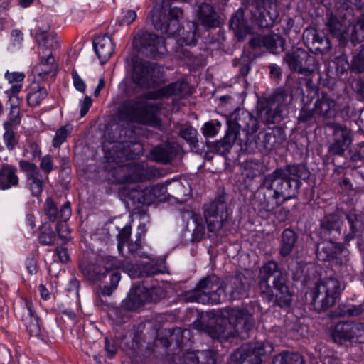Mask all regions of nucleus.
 Here are the masks:
<instances>
[{
  "mask_svg": "<svg viewBox=\"0 0 364 364\" xmlns=\"http://www.w3.org/2000/svg\"><path fill=\"white\" fill-rule=\"evenodd\" d=\"M163 187L156 185L146 187L144 189L132 188L127 193V203H131L136 208H140L141 205H150L160 196V190Z\"/></svg>",
  "mask_w": 364,
  "mask_h": 364,
  "instance_id": "nucleus-17",
  "label": "nucleus"
},
{
  "mask_svg": "<svg viewBox=\"0 0 364 364\" xmlns=\"http://www.w3.org/2000/svg\"><path fill=\"white\" fill-rule=\"evenodd\" d=\"M44 211L50 221H55L60 218L63 221L68 220L71 215V208L70 202L65 203L60 211L53 200L51 198H47L44 205Z\"/></svg>",
  "mask_w": 364,
  "mask_h": 364,
  "instance_id": "nucleus-30",
  "label": "nucleus"
},
{
  "mask_svg": "<svg viewBox=\"0 0 364 364\" xmlns=\"http://www.w3.org/2000/svg\"><path fill=\"white\" fill-rule=\"evenodd\" d=\"M54 164L52 156L46 155L41 159L40 168L46 174L50 173L53 170Z\"/></svg>",
  "mask_w": 364,
  "mask_h": 364,
  "instance_id": "nucleus-63",
  "label": "nucleus"
},
{
  "mask_svg": "<svg viewBox=\"0 0 364 364\" xmlns=\"http://www.w3.org/2000/svg\"><path fill=\"white\" fill-rule=\"evenodd\" d=\"M197 360L198 364H216V355L211 350L198 351Z\"/></svg>",
  "mask_w": 364,
  "mask_h": 364,
  "instance_id": "nucleus-57",
  "label": "nucleus"
},
{
  "mask_svg": "<svg viewBox=\"0 0 364 364\" xmlns=\"http://www.w3.org/2000/svg\"><path fill=\"white\" fill-rule=\"evenodd\" d=\"M171 0H154V6L151 12V18L154 28L161 33L174 37L181 45L195 44L196 25L189 22L187 26L189 31L186 33L178 25V18L182 16L183 11L178 7L171 8Z\"/></svg>",
  "mask_w": 364,
  "mask_h": 364,
  "instance_id": "nucleus-4",
  "label": "nucleus"
},
{
  "mask_svg": "<svg viewBox=\"0 0 364 364\" xmlns=\"http://www.w3.org/2000/svg\"><path fill=\"white\" fill-rule=\"evenodd\" d=\"M345 216L350 228V232L344 235V240L348 243L360 232L362 222L355 213H350L345 215Z\"/></svg>",
  "mask_w": 364,
  "mask_h": 364,
  "instance_id": "nucleus-41",
  "label": "nucleus"
},
{
  "mask_svg": "<svg viewBox=\"0 0 364 364\" xmlns=\"http://www.w3.org/2000/svg\"><path fill=\"white\" fill-rule=\"evenodd\" d=\"M141 248V242L140 238V235H139L136 240L133 242H129L128 243V250L132 255H137L140 257H148V256L143 252H141L140 250Z\"/></svg>",
  "mask_w": 364,
  "mask_h": 364,
  "instance_id": "nucleus-61",
  "label": "nucleus"
},
{
  "mask_svg": "<svg viewBox=\"0 0 364 364\" xmlns=\"http://www.w3.org/2000/svg\"><path fill=\"white\" fill-rule=\"evenodd\" d=\"M107 267L108 268H114V269H121L132 278L139 277L141 275L152 276L161 272L156 267L153 265L144 267V270L141 272L134 264L119 260L115 257L114 259H109Z\"/></svg>",
  "mask_w": 364,
  "mask_h": 364,
  "instance_id": "nucleus-22",
  "label": "nucleus"
},
{
  "mask_svg": "<svg viewBox=\"0 0 364 364\" xmlns=\"http://www.w3.org/2000/svg\"><path fill=\"white\" fill-rule=\"evenodd\" d=\"M93 46L95 51L102 63L107 62L114 50V45L112 38L106 35L95 38Z\"/></svg>",
  "mask_w": 364,
  "mask_h": 364,
  "instance_id": "nucleus-29",
  "label": "nucleus"
},
{
  "mask_svg": "<svg viewBox=\"0 0 364 364\" xmlns=\"http://www.w3.org/2000/svg\"><path fill=\"white\" fill-rule=\"evenodd\" d=\"M146 294L148 302H157L166 297V291L163 285H156L150 289L146 287Z\"/></svg>",
  "mask_w": 364,
  "mask_h": 364,
  "instance_id": "nucleus-50",
  "label": "nucleus"
},
{
  "mask_svg": "<svg viewBox=\"0 0 364 364\" xmlns=\"http://www.w3.org/2000/svg\"><path fill=\"white\" fill-rule=\"evenodd\" d=\"M336 103L333 100L323 98L316 101L315 104L316 114H330L335 111Z\"/></svg>",
  "mask_w": 364,
  "mask_h": 364,
  "instance_id": "nucleus-52",
  "label": "nucleus"
},
{
  "mask_svg": "<svg viewBox=\"0 0 364 364\" xmlns=\"http://www.w3.org/2000/svg\"><path fill=\"white\" fill-rule=\"evenodd\" d=\"M48 95L47 90L40 85H33L28 93L27 100L31 106H36Z\"/></svg>",
  "mask_w": 364,
  "mask_h": 364,
  "instance_id": "nucleus-43",
  "label": "nucleus"
},
{
  "mask_svg": "<svg viewBox=\"0 0 364 364\" xmlns=\"http://www.w3.org/2000/svg\"><path fill=\"white\" fill-rule=\"evenodd\" d=\"M273 364H304V360L298 353L284 351L274 358Z\"/></svg>",
  "mask_w": 364,
  "mask_h": 364,
  "instance_id": "nucleus-42",
  "label": "nucleus"
},
{
  "mask_svg": "<svg viewBox=\"0 0 364 364\" xmlns=\"http://www.w3.org/2000/svg\"><path fill=\"white\" fill-rule=\"evenodd\" d=\"M210 322L208 326L203 321L193 323L199 331H206L212 338L227 340L250 331L255 325L252 314L245 308H226L210 312Z\"/></svg>",
  "mask_w": 364,
  "mask_h": 364,
  "instance_id": "nucleus-2",
  "label": "nucleus"
},
{
  "mask_svg": "<svg viewBox=\"0 0 364 364\" xmlns=\"http://www.w3.org/2000/svg\"><path fill=\"white\" fill-rule=\"evenodd\" d=\"M132 78L136 85L143 88H151L163 82L159 68L149 63H135Z\"/></svg>",
  "mask_w": 364,
  "mask_h": 364,
  "instance_id": "nucleus-11",
  "label": "nucleus"
},
{
  "mask_svg": "<svg viewBox=\"0 0 364 364\" xmlns=\"http://www.w3.org/2000/svg\"><path fill=\"white\" fill-rule=\"evenodd\" d=\"M258 289L262 298L274 306L287 308L291 303L289 275L274 260L268 261L260 268Z\"/></svg>",
  "mask_w": 364,
  "mask_h": 364,
  "instance_id": "nucleus-3",
  "label": "nucleus"
},
{
  "mask_svg": "<svg viewBox=\"0 0 364 364\" xmlns=\"http://www.w3.org/2000/svg\"><path fill=\"white\" fill-rule=\"evenodd\" d=\"M133 43L138 50L154 58L164 55L167 51L164 38L149 33H139Z\"/></svg>",
  "mask_w": 364,
  "mask_h": 364,
  "instance_id": "nucleus-12",
  "label": "nucleus"
},
{
  "mask_svg": "<svg viewBox=\"0 0 364 364\" xmlns=\"http://www.w3.org/2000/svg\"><path fill=\"white\" fill-rule=\"evenodd\" d=\"M273 350L272 345L266 341L246 343L236 350L232 357L240 360L241 364H262V356L269 354Z\"/></svg>",
  "mask_w": 364,
  "mask_h": 364,
  "instance_id": "nucleus-8",
  "label": "nucleus"
},
{
  "mask_svg": "<svg viewBox=\"0 0 364 364\" xmlns=\"http://www.w3.org/2000/svg\"><path fill=\"white\" fill-rule=\"evenodd\" d=\"M118 168L124 174L122 178L123 182L142 181L147 173V170L142 164L133 161L121 165Z\"/></svg>",
  "mask_w": 364,
  "mask_h": 364,
  "instance_id": "nucleus-26",
  "label": "nucleus"
},
{
  "mask_svg": "<svg viewBox=\"0 0 364 364\" xmlns=\"http://www.w3.org/2000/svg\"><path fill=\"white\" fill-rule=\"evenodd\" d=\"M333 237H326V240L317 245V257L323 261H331L333 255L341 245V243L333 241Z\"/></svg>",
  "mask_w": 364,
  "mask_h": 364,
  "instance_id": "nucleus-34",
  "label": "nucleus"
},
{
  "mask_svg": "<svg viewBox=\"0 0 364 364\" xmlns=\"http://www.w3.org/2000/svg\"><path fill=\"white\" fill-rule=\"evenodd\" d=\"M197 135V130L192 127H185L180 129V136L190 144L191 148L193 149L198 148Z\"/></svg>",
  "mask_w": 364,
  "mask_h": 364,
  "instance_id": "nucleus-49",
  "label": "nucleus"
},
{
  "mask_svg": "<svg viewBox=\"0 0 364 364\" xmlns=\"http://www.w3.org/2000/svg\"><path fill=\"white\" fill-rule=\"evenodd\" d=\"M311 173L304 164L287 165L266 175L255 193V209L259 212L275 210L299 193L301 186L299 179L307 180Z\"/></svg>",
  "mask_w": 364,
  "mask_h": 364,
  "instance_id": "nucleus-1",
  "label": "nucleus"
},
{
  "mask_svg": "<svg viewBox=\"0 0 364 364\" xmlns=\"http://www.w3.org/2000/svg\"><path fill=\"white\" fill-rule=\"evenodd\" d=\"M332 338L338 344H343L345 342L364 343V323L338 322L335 325L332 332Z\"/></svg>",
  "mask_w": 364,
  "mask_h": 364,
  "instance_id": "nucleus-9",
  "label": "nucleus"
},
{
  "mask_svg": "<svg viewBox=\"0 0 364 364\" xmlns=\"http://www.w3.org/2000/svg\"><path fill=\"white\" fill-rule=\"evenodd\" d=\"M242 174L250 180H253L263 173V164L259 159H248L241 163Z\"/></svg>",
  "mask_w": 364,
  "mask_h": 364,
  "instance_id": "nucleus-37",
  "label": "nucleus"
},
{
  "mask_svg": "<svg viewBox=\"0 0 364 364\" xmlns=\"http://www.w3.org/2000/svg\"><path fill=\"white\" fill-rule=\"evenodd\" d=\"M230 28L234 31L240 41H242L248 33L249 28L245 19V12L242 9H239L232 17L230 23Z\"/></svg>",
  "mask_w": 364,
  "mask_h": 364,
  "instance_id": "nucleus-35",
  "label": "nucleus"
},
{
  "mask_svg": "<svg viewBox=\"0 0 364 364\" xmlns=\"http://www.w3.org/2000/svg\"><path fill=\"white\" fill-rule=\"evenodd\" d=\"M192 88L184 80H179L156 90L149 91L136 98L125 101L122 109L125 114H156L161 109V105L153 100L176 96L185 97L191 95Z\"/></svg>",
  "mask_w": 364,
  "mask_h": 364,
  "instance_id": "nucleus-5",
  "label": "nucleus"
},
{
  "mask_svg": "<svg viewBox=\"0 0 364 364\" xmlns=\"http://www.w3.org/2000/svg\"><path fill=\"white\" fill-rule=\"evenodd\" d=\"M55 232L50 228H46L40 233L38 237L39 242L46 245H52L55 240Z\"/></svg>",
  "mask_w": 364,
  "mask_h": 364,
  "instance_id": "nucleus-60",
  "label": "nucleus"
},
{
  "mask_svg": "<svg viewBox=\"0 0 364 364\" xmlns=\"http://www.w3.org/2000/svg\"><path fill=\"white\" fill-rule=\"evenodd\" d=\"M351 87L356 95V97L360 100L364 101V80L362 79H355L351 82Z\"/></svg>",
  "mask_w": 364,
  "mask_h": 364,
  "instance_id": "nucleus-62",
  "label": "nucleus"
},
{
  "mask_svg": "<svg viewBox=\"0 0 364 364\" xmlns=\"http://www.w3.org/2000/svg\"><path fill=\"white\" fill-rule=\"evenodd\" d=\"M257 144L266 150H272L277 144L276 135L272 132H260L257 136Z\"/></svg>",
  "mask_w": 364,
  "mask_h": 364,
  "instance_id": "nucleus-48",
  "label": "nucleus"
},
{
  "mask_svg": "<svg viewBox=\"0 0 364 364\" xmlns=\"http://www.w3.org/2000/svg\"><path fill=\"white\" fill-rule=\"evenodd\" d=\"M342 215L338 211L326 214L320 222L319 233L323 237L338 238L341 234Z\"/></svg>",
  "mask_w": 364,
  "mask_h": 364,
  "instance_id": "nucleus-21",
  "label": "nucleus"
},
{
  "mask_svg": "<svg viewBox=\"0 0 364 364\" xmlns=\"http://www.w3.org/2000/svg\"><path fill=\"white\" fill-rule=\"evenodd\" d=\"M191 215V220L195 225L193 231L192 240L194 241H200L203 237L205 234V227L203 224L202 219L196 215L190 213Z\"/></svg>",
  "mask_w": 364,
  "mask_h": 364,
  "instance_id": "nucleus-53",
  "label": "nucleus"
},
{
  "mask_svg": "<svg viewBox=\"0 0 364 364\" xmlns=\"http://www.w3.org/2000/svg\"><path fill=\"white\" fill-rule=\"evenodd\" d=\"M178 151V146L171 143L158 146L151 151L150 159L152 161L167 164L176 156Z\"/></svg>",
  "mask_w": 364,
  "mask_h": 364,
  "instance_id": "nucleus-28",
  "label": "nucleus"
},
{
  "mask_svg": "<svg viewBox=\"0 0 364 364\" xmlns=\"http://www.w3.org/2000/svg\"><path fill=\"white\" fill-rule=\"evenodd\" d=\"M71 131L72 127L70 124L62 126L58 129L52 141V145L53 147H59L66 140L68 134L71 132Z\"/></svg>",
  "mask_w": 364,
  "mask_h": 364,
  "instance_id": "nucleus-54",
  "label": "nucleus"
},
{
  "mask_svg": "<svg viewBox=\"0 0 364 364\" xmlns=\"http://www.w3.org/2000/svg\"><path fill=\"white\" fill-rule=\"evenodd\" d=\"M5 132L3 135L4 142L8 150L12 151L18 144V139L16 133L12 129L11 122H5L4 124Z\"/></svg>",
  "mask_w": 364,
  "mask_h": 364,
  "instance_id": "nucleus-46",
  "label": "nucleus"
},
{
  "mask_svg": "<svg viewBox=\"0 0 364 364\" xmlns=\"http://www.w3.org/2000/svg\"><path fill=\"white\" fill-rule=\"evenodd\" d=\"M279 254L286 257L293 251L298 240L296 233L290 228H286L282 233Z\"/></svg>",
  "mask_w": 364,
  "mask_h": 364,
  "instance_id": "nucleus-36",
  "label": "nucleus"
},
{
  "mask_svg": "<svg viewBox=\"0 0 364 364\" xmlns=\"http://www.w3.org/2000/svg\"><path fill=\"white\" fill-rule=\"evenodd\" d=\"M283 60L291 71L304 75L310 73L315 64L314 57L303 48L287 52Z\"/></svg>",
  "mask_w": 364,
  "mask_h": 364,
  "instance_id": "nucleus-14",
  "label": "nucleus"
},
{
  "mask_svg": "<svg viewBox=\"0 0 364 364\" xmlns=\"http://www.w3.org/2000/svg\"><path fill=\"white\" fill-rule=\"evenodd\" d=\"M148 302L146 287L138 285L130 289L127 296L122 301L121 308L127 311H134Z\"/></svg>",
  "mask_w": 364,
  "mask_h": 364,
  "instance_id": "nucleus-23",
  "label": "nucleus"
},
{
  "mask_svg": "<svg viewBox=\"0 0 364 364\" xmlns=\"http://www.w3.org/2000/svg\"><path fill=\"white\" fill-rule=\"evenodd\" d=\"M4 77L11 84V87L6 91L7 95H16L22 89V82L25 79V74L22 72L6 71Z\"/></svg>",
  "mask_w": 364,
  "mask_h": 364,
  "instance_id": "nucleus-39",
  "label": "nucleus"
},
{
  "mask_svg": "<svg viewBox=\"0 0 364 364\" xmlns=\"http://www.w3.org/2000/svg\"><path fill=\"white\" fill-rule=\"evenodd\" d=\"M21 320L30 336L36 337L40 336L41 326L38 317L33 309V304L28 300H26L25 307L22 309Z\"/></svg>",
  "mask_w": 364,
  "mask_h": 364,
  "instance_id": "nucleus-25",
  "label": "nucleus"
},
{
  "mask_svg": "<svg viewBox=\"0 0 364 364\" xmlns=\"http://www.w3.org/2000/svg\"><path fill=\"white\" fill-rule=\"evenodd\" d=\"M36 39L42 50H50V48L57 44L55 36L46 31L39 30L36 34Z\"/></svg>",
  "mask_w": 364,
  "mask_h": 364,
  "instance_id": "nucleus-45",
  "label": "nucleus"
},
{
  "mask_svg": "<svg viewBox=\"0 0 364 364\" xmlns=\"http://www.w3.org/2000/svg\"><path fill=\"white\" fill-rule=\"evenodd\" d=\"M19 166L26 173V185L32 196H40L45 186V181L38 166L35 164L26 160H21Z\"/></svg>",
  "mask_w": 364,
  "mask_h": 364,
  "instance_id": "nucleus-16",
  "label": "nucleus"
},
{
  "mask_svg": "<svg viewBox=\"0 0 364 364\" xmlns=\"http://www.w3.org/2000/svg\"><path fill=\"white\" fill-rule=\"evenodd\" d=\"M304 38L309 43H311L316 50L327 51L330 49V42L325 36L320 35L314 28H307L304 33Z\"/></svg>",
  "mask_w": 364,
  "mask_h": 364,
  "instance_id": "nucleus-33",
  "label": "nucleus"
},
{
  "mask_svg": "<svg viewBox=\"0 0 364 364\" xmlns=\"http://www.w3.org/2000/svg\"><path fill=\"white\" fill-rule=\"evenodd\" d=\"M160 193H167L168 196L174 198L180 203L186 202L190 197L191 188L189 183L184 180L183 181L174 180L166 186H163Z\"/></svg>",
  "mask_w": 364,
  "mask_h": 364,
  "instance_id": "nucleus-24",
  "label": "nucleus"
},
{
  "mask_svg": "<svg viewBox=\"0 0 364 364\" xmlns=\"http://www.w3.org/2000/svg\"><path fill=\"white\" fill-rule=\"evenodd\" d=\"M204 217L209 232L218 234L228 220V212L224 196H219L203 206Z\"/></svg>",
  "mask_w": 364,
  "mask_h": 364,
  "instance_id": "nucleus-7",
  "label": "nucleus"
},
{
  "mask_svg": "<svg viewBox=\"0 0 364 364\" xmlns=\"http://www.w3.org/2000/svg\"><path fill=\"white\" fill-rule=\"evenodd\" d=\"M336 70L340 74H343L349 68V64L345 55L336 57L334 60Z\"/></svg>",
  "mask_w": 364,
  "mask_h": 364,
  "instance_id": "nucleus-64",
  "label": "nucleus"
},
{
  "mask_svg": "<svg viewBox=\"0 0 364 364\" xmlns=\"http://www.w3.org/2000/svg\"><path fill=\"white\" fill-rule=\"evenodd\" d=\"M17 169L15 166L4 164L0 167V190H7L18 185Z\"/></svg>",
  "mask_w": 364,
  "mask_h": 364,
  "instance_id": "nucleus-31",
  "label": "nucleus"
},
{
  "mask_svg": "<svg viewBox=\"0 0 364 364\" xmlns=\"http://www.w3.org/2000/svg\"><path fill=\"white\" fill-rule=\"evenodd\" d=\"M130 235H131V226L130 225L124 226L121 230V231L119 232V234L117 235V238H118L117 249L120 254L122 252L124 245L128 242V240L130 237Z\"/></svg>",
  "mask_w": 364,
  "mask_h": 364,
  "instance_id": "nucleus-59",
  "label": "nucleus"
},
{
  "mask_svg": "<svg viewBox=\"0 0 364 364\" xmlns=\"http://www.w3.org/2000/svg\"><path fill=\"white\" fill-rule=\"evenodd\" d=\"M232 115H225L226 122L230 127H236L237 135L240 129H242L247 133H254L259 129L258 119L255 115H237L234 119L231 117Z\"/></svg>",
  "mask_w": 364,
  "mask_h": 364,
  "instance_id": "nucleus-27",
  "label": "nucleus"
},
{
  "mask_svg": "<svg viewBox=\"0 0 364 364\" xmlns=\"http://www.w3.org/2000/svg\"><path fill=\"white\" fill-rule=\"evenodd\" d=\"M291 97L284 92L275 95L262 100L259 102V114H280L287 111Z\"/></svg>",
  "mask_w": 364,
  "mask_h": 364,
  "instance_id": "nucleus-19",
  "label": "nucleus"
},
{
  "mask_svg": "<svg viewBox=\"0 0 364 364\" xmlns=\"http://www.w3.org/2000/svg\"><path fill=\"white\" fill-rule=\"evenodd\" d=\"M336 255H333L331 262L335 263L336 266L343 269H347L348 263L349 262V252L347 249L344 248L342 245L337 250Z\"/></svg>",
  "mask_w": 364,
  "mask_h": 364,
  "instance_id": "nucleus-51",
  "label": "nucleus"
},
{
  "mask_svg": "<svg viewBox=\"0 0 364 364\" xmlns=\"http://www.w3.org/2000/svg\"><path fill=\"white\" fill-rule=\"evenodd\" d=\"M199 20L201 23L208 28L217 27L219 21L212 6L203 4L200 6Z\"/></svg>",
  "mask_w": 364,
  "mask_h": 364,
  "instance_id": "nucleus-38",
  "label": "nucleus"
},
{
  "mask_svg": "<svg viewBox=\"0 0 364 364\" xmlns=\"http://www.w3.org/2000/svg\"><path fill=\"white\" fill-rule=\"evenodd\" d=\"M340 293L337 279L328 277L318 282L308 294L310 309L317 313L326 311L336 304Z\"/></svg>",
  "mask_w": 364,
  "mask_h": 364,
  "instance_id": "nucleus-6",
  "label": "nucleus"
},
{
  "mask_svg": "<svg viewBox=\"0 0 364 364\" xmlns=\"http://www.w3.org/2000/svg\"><path fill=\"white\" fill-rule=\"evenodd\" d=\"M235 127V125L233 127L228 125L224 137L213 144L211 146L213 151L220 155H225L230 151L237 136Z\"/></svg>",
  "mask_w": 364,
  "mask_h": 364,
  "instance_id": "nucleus-32",
  "label": "nucleus"
},
{
  "mask_svg": "<svg viewBox=\"0 0 364 364\" xmlns=\"http://www.w3.org/2000/svg\"><path fill=\"white\" fill-rule=\"evenodd\" d=\"M40 53L42 55V59L41 63L38 65L36 70L38 72V75L41 78H44L51 73L55 63V59L50 50H41Z\"/></svg>",
  "mask_w": 364,
  "mask_h": 364,
  "instance_id": "nucleus-40",
  "label": "nucleus"
},
{
  "mask_svg": "<svg viewBox=\"0 0 364 364\" xmlns=\"http://www.w3.org/2000/svg\"><path fill=\"white\" fill-rule=\"evenodd\" d=\"M326 25L331 34L334 37H341L346 30L344 21L339 20L333 15L329 16Z\"/></svg>",
  "mask_w": 364,
  "mask_h": 364,
  "instance_id": "nucleus-44",
  "label": "nucleus"
},
{
  "mask_svg": "<svg viewBox=\"0 0 364 364\" xmlns=\"http://www.w3.org/2000/svg\"><path fill=\"white\" fill-rule=\"evenodd\" d=\"M250 284L248 279L242 273L225 278L223 282L222 301L236 300L247 296Z\"/></svg>",
  "mask_w": 364,
  "mask_h": 364,
  "instance_id": "nucleus-13",
  "label": "nucleus"
},
{
  "mask_svg": "<svg viewBox=\"0 0 364 364\" xmlns=\"http://www.w3.org/2000/svg\"><path fill=\"white\" fill-rule=\"evenodd\" d=\"M333 128V141L328 146V153L341 156L353 141L352 132L347 127L338 124L334 125Z\"/></svg>",
  "mask_w": 364,
  "mask_h": 364,
  "instance_id": "nucleus-18",
  "label": "nucleus"
},
{
  "mask_svg": "<svg viewBox=\"0 0 364 364\" xmlns=\"http://www.w3.org/2000/svg\"><path fill=\"white\" fill-rule=\"evenodd\" d=\"M113 136L111 149L108 153L110 161L122 163L129 159H134L143 154V146L141 143L132 141H119Z\"/></svg>",
  "mask_w": 364,
  "mask_h": 364,
  "instance_id": "nucleus-10",
  "label": "nucleus"
},
{
  "mask_svg": "<svg viewBox=\"0 0 364 364\" xmlns=\"http://www.w3.org/2000/svg\"><path fill=\"white\" fill-rule=\"evenodd\" d=\"M351 70L357 73H364V43L353 54Z\"/></svg>",
  "mask_w": 364,
  "mask_h": 364,
  "instance_id": "nucleus-47",
  "label": "nucleus"
},
{
  "mask_svg": "<svg viewBox=\"0 0 364 364\" xmlns=\"http://www.w3.org/2000/svg\"><path fill=\"white\" fill-rule=\"evenodd\" d=\"M202 294V304H220L222 301L223 283L215 274L208 275L197 284Z\"/></svg>",
  "mask_w": 364,
  "mask_h": 364,
  "instance_id": "nucleus-15",
  "label": "nucleus"
},
{
  "mask_svg": "<svg viewBox=\"0 0 364 364\" xmlns=\"http://www.w3.org/2000/svg\"><path fill=\"white\" fill-rule=\"evenodd\" d=\"M111 259H114V257H106L95 263H80L79 266L80 269L87 280L97 282L105 278L109 271L114 269V268H108L107 267L108 262Z\"/></svg>",
  "mask_w": 364,
  "mask_h": 364,
  "instance_id": "nucleus-20",
  "label": "nucleus"
},
{
  "mask_svg": "<svg viewBox=\"0 0 364 364\" xmlns=\"http://www.w3.org/2000/svg\"><path fill=\"white\" fill-rule=\"evenodd\" d=\"M263 47L270 50L272 52H274L277 50L278 44H284V40L279 35L276 34L263 36Z\"/></svg>",
  "mask_w": 364,
  "mask_h": 364,
  "instance_id": "nucleus-55",
  "label": "nucleus"
},
{
  "mask_svg": "<svg viewBox=\"0 0 364 364\" xmlns=\"http://www.w3.org/2000/svg\"><path fill=\"white\" fill-rule=\"evenodd\" d=\"M202 294L196 285L194 289L185 291L181 294V299L186 302H198L202 303Z\"/></svg>",
  "mask_w": 364,
  "mask_h": 364,
  "instance_id": "nucleus-58",
  "label": "nucleus"
},
{
  "mask_svg": "<svg viewBox=\"0 0 364 364\" xmlns=\"http://www.w3.org/2000/svg\"><path fill=\"white\" fill-rule=\"evenodd\" d=\"M121 275L118 272H114L112 274L110 278V285H105L101 289V294L104 296H110L112 292L117 289L118 284L120 281Z\"/></svg>",
  "mask_w": 364,
  "mask_h": 364,
  "instance_id": "nucleus-56",
  "label": "nucleus"
}]
</instances>
